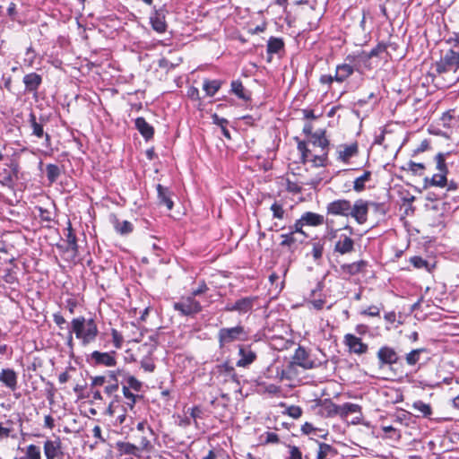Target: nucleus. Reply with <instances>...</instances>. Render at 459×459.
Segmentation results:
<instances>
[{
  "instance_id": "obj_18",
  "label": "nucleus",
  "mask_w": 459,
  "mask_h": 459,
  "mask_svg": "<svg viewBox=\"0 0 459 459\" xmlns=\"http://www.w3.org/2000/svg\"><path fill=\"white\" fill-rule=\"evenodd\" d=\"M0 382L12 391L17 389V374L13 369L4 368L0 372Z\"/></svg>"
},
{
  "instance_id": "obj_27",
  "label": "nucleus",
  "mask_w": 459,
  "mask_h": 459,
  "mask_svg": "<svg viewBox=\"0 0 459 459\" xmlns=\"http://www.w3.org/2000/svg\"><path fill=\"white\" fill-rule=\"evenodd\" d=\"M372 178V172L370 170H365L363 174L355 178L353 181V190L357 193H360L366 189V183L369 182Z\"/></svg>"
},
{
  "instance_id": "obj_34",
  "label": "nucleus",
  "mask_w": 459,
  "mask_h": 459,
  "mask_svg": "<svg viewBox=\"0 0 459 459\" xmlns=\"http://www.w3.org/2000/svg\"><path fill=\"white\" fill-rule=\"evenodd\" d=\"M284 48L283 40L280 38H270L267 43V52L269 54H277Z\"/></svg>"
},
{
  "instance_id": "obj_40",
  "label": "nucleus",
  "mask_w": 459,
  "mask_h": 459,
  "mask_svg": "<svg viewBox=\"0 0 459 459\" xmlns=\"http://www.w3.org/2000/svg\"><path fill=\"white\" fill-rule=\"evenodd\" d=\"M403 169L411 172L412 175H421L422 171L425 169V165L410 160L403 167Z\"/></svg>"
},
{
  "instance_id": "obj_35",
  "label": "nucleus",
  "mask_w": 459,
  "mask_h": 459,
  "mask_svg": "<svg viewBox=\"0 0 459 459\" xmlns=\"http://www.w3.org/2000/svg\"><path fill=\"white\" fill-rule=\"evenodd\" d=\"M231 91L241 100H247L250 98L249 94L246 92L242 82L238 80L231 82Z\"/></svg>"
},
{
  "instance_id": "obj_4",
  "label": "nucleus",
  "mask_w": 459,
  "mask_h": 459,
  "mask_svg": "<svg viewBox=\"0 0 459 459\" xmlns=\"http://www.w3.org/2000/svg\"><path fill=\"white\" fill-rule=\"evenodd\" d=\"M435 70L438 74L452 72L455 81H459V52L448 49L435 64Z\"/></svg>"
},
{
  "instance_id": "obj_46",
  "label": "nucleus",
  "mask_w": 459,
  "mask_h": 459,
  "mask_svg": "<svg viewBox=\"0 0 459 459\" xmlns=\"http://www.w3.org/2000/svg\"><path fill=\"white\" fill-rule=\"evenodd\" d=\"M126 385L129 386V390L133 389L135 392H140L143 387V383L139 381L134 376H127L126 378Z\"/></svg>"
},
{
  "instance_id": "obj_8",
  "label": "nucleus",
  "mask_w": 459,
  "mask_h": 459,
  "mask_svg": "<svg viewBox=\"0 0 459 459\" xmlns=\"http://www.w3.org/2000/svg\"><path fill=\"white\" fill-rule=\"evenodd\" d=\"M115 352H100L95 351L87 358V361L94 366L114 367L117 359L114 356Z\"/></svg>"
},
{
  "instance_id": "obj_6",
  "label": "nucleus",
  "mask_w": 459,
  "mask_h": 459,
  "mask_svg": "<svg viewBox=\"0 0 459 459\" xmlns=\"http://www.w3.org/2000/svg\"><path fill=\"white\" fill-rule=\"evenodd\" d=\"M257 300V297H244L236 300L234 303H228L224 310L227 312L236 311L240 315L247 314L253 310Z\"/></svg>"
},
{
  "instance_id": "obj_11",
  "label": "nucleus",
  "mask_w": 459,
  "mask_h": 459,
  "mask_svg": "<svg viewBox=\"0 0 459 459\" xmlns=\"http://www.w3.org/2000/svg\"><path fill=\"white\" fill-rule=\"evenodd\" d=\"M29 122L30 127L32 129V134L38 138H45L44 146L48 149L51 146V138L50 135L44 132V126L42 123H39L37 121L36 116L34 113L30 114Z\"/></svg>"
},
{
  "instance_id": "obj_47",
  "label": "nucleus",
  "mask_w": 459,
  "mask_h": 459,
  "mask_svg": "<svg viewBox=\"0 0 459 459\" xmlns=\"http://www.w3.org/2000/svg\"><path fill=\"white\" fill-rule=\"evenodd\" d=\"M328 151L324 152L321 155H315L311 160L315 167H325L327 165Z\"/></svg>"
},
{
  "instance_id": "obj_23",
  "label": "nucleus",
  "mask_w": 459,
  "mask_h": 459,
  "mask_svg": "<svg viewBox=\"0 0 459 459\" xmlns=\"http://www.w3.org/2000/svg\"><path fill=\"white\" fill-rule=\"evenodd\" d=\"M157 192L160 204L165 205L168 210H171L173 208L174 203L171 200L170 190L168 187L159 184L157 185Z\"/></svg>"
},
{
  "instance_id": "obj_43",
  "label": "nucleus",
  "mask_w": 459,
  "mask_h": 459,
  "mask_svg": "<svg viewBox=\"0 0 459 459\" xmlns=\"http://www.w3.org/2000/svg\"><path fill=\"white\" fill-rule=\"evenodd\" d=\"M26 459H41V451L36 445H29L26 448Z\"/></svg>"
},
{
  "instance_id": "obj_15",
  "label": "nucleus",
  "mask_w": 459,
  "mask_h": 459,
  "mask_svg": "<svg viewBox=\"0 0 459 459\" xmlns=\"http://www.w3.org/2000/svg\"><path fill=\"white\" fill-rule=\"evenodd\" d=\"M22 82L24 83L26 92L37 94L38 90L42 83V76L37 73H30L24 75Z\"/></svg>"
},
{
  "instance_id": "obj_52",
  "label": "nucleus",
  "mask_w": 459,
  "mask_h": 459,
  "mask_svg": "<svg viewBox=\"0 0 459 459\" xmlns=\"http://www.w3.org/2000/svg\"><path fill=\"white\" fill-rule=\"evenodd\" d=\"M141 368L146 372H153L155 364L152 358L145 357L141 360Z\"/></svg>"
},
{
  "instance_id": "obj_55",
  "label": "nucleus",
  "mask_w": 459,
  "mask_h": 459,
  "mask_svg": "<svg viewBox=\"0 0 459 459\" xmlns=\"http://www.w3.org/2000/svg\"><path fill=\"white\" fill-rule=\"evenodd\" d=\"M188 411H189L191 419L193 420L195 425L197 427V425H198L197 419L203 418V414H204L203 410L198 406H195V407L189 409Z\"/></svg>"
},
{
  "instance_id": "obj_26",
  "label": "nucleus",
  "mask_w": 459,
  "mask_h": 459,
  "mask_svg": "<svg viewBox=\"0 0 459 459\" xmlns=\"http://www.w3.org/2000/svg\"><path fill=\"white\" fill-rule=\"evenodd\" d=\"M353 67L350 64H342L337 65L334 79L336 82H342L353 74Z\"/></svg>"
},
{
  "instance_id": "obj_48",
  "label": "nucleus",
  "mask_w": 459,
  "mask_h": 459,
  "mask_svg": "<svg viewBox=\"0 0 459 459\" xmlns=\"http://www.w3.org/2000/svg\"><path fill=\"white\" fill-rule=\"evenodd\" d=\"M26 57L23 59V65L27 67H32L35 62L36 54L32 47H29L25 52Z\"/></svg>"
},
{
  "instance_id": "obj_13",
  "label": "nucleus",
  "mask_w": 459,
  "mask_h": 459,
  "mask_svg": "<svg viewBox=\"0 0 459 459\" xmlns=\"http://www.w3.org/2000/svg\"><path fill=\"white\" fill-rule=\"evenodd\" d=\"M293 360L295 364L305 369H311L318 366L317 363L308 358V353L301 346L296 349Z\"/></svg>"
},
{
  "instance_id": "obj_25",
  "label": "nucleus",
  "mask_w": 459,
  "mask_h": 459,
  "mask_svg": "<svg viewBox=\"0 0 459 459\" xmlns=\"http://www.w3.org/2000/svg\"><path fill=\"white\" fill-rule=\"evenodd\" d=\"M306 226H319L325 221L324 216L316 212H307L300 217Z\"/></svg>"
},
{
  "instance_id": "obj_19",
  "label": "nucleus",
  "mask_w": 459,
  "mask_h": 459,
  "mask_svg": "<svg viewBox=\"0 0 459 459\" xmlns=\"http://www.w3.org/2000/svg\"><path fill=\"white\" fill-rule=\"evenodd\" d=\"M334 407V414L339 415L342 418H346L349 414L357 413L361 411L359 404L345 403L342 405L332 404Z\"/></svg>"
},
{
  "instance_id": "obj_41",
  "label": "nucleus",
  "mask_w": 459,
  "mask_h": 459,
  "mask_svg": "<svg viewBox=\"0 0 459 459\" xmlns=\"http://www.w3.org/2000/svg\"><path fill=\"white\" fill-rule=\"evenodd\" d=\"M306 226L305 223L302 221V219H299L295 221V223L292 226H290V232H293V234L306 239L307 238V235L303 230V227Z\"/></svg>"
},
{
  "instance_id": "obj_44",
  "label": "nucleus",
  "mask_w": 459,
  "mask_h": 459,
  "mask_svg": "<svg viewBox=\"0 0 459 459\" xmlns=\"http://www.w3.org/2000/svg\"><path fill=\"white\" fill-rule=\"evenodd\" d=\"M446 184H447L446 174H444V173L438 172L437 174H434L430 180V185L435 186L444 187L446 186Z\"/></svg>"
},
{
  "instance_id": "obj_33",
  "label": "nucleus",
  "mask_w": 459,
  "mask_h": 459,
  "mask_svg": "<svg viewBox=\"0 0 459 459\" xmlns=\"http://www.w3.org/2000/svg\"><path fill=\"white\" fill-rule=\"evenodd\" d=\"M412 408L419 412L417 415L422 416L425 418L429 417L432 414L431 406L428 403H423L422 401H416L412 403Z\"/></svg>"
},
{
  "instance_id": "obj_22",
  "label": "nucleus",
  "mask_w": 459,
  "mask_h": 459,
  "mask_svg": "<svg viewBox=\"0 0 459 459\" xmlns=\"http://www.w3.org/2000/svg\"><path fill=\"white\" fill-rule=\"evenodd\" d=\"M367 265V262L360 260L351 264H344L341 265L342 273L349 276L356 275L362 272Z\"/></svg>"
},
{
  "instance_id": "obj_9",
  "label": "nucleus",
  "mask_w": 459,
  "mask_h": 459,
  "mask_svg": "<svg viewBox=\"0 0 459 459\" xmlns=\"http://www.w3.org/2000/svg\"><path fill=\"white\" fill-rule=\"evenodd\" d=\"M43 449L46 459H59L64 455L62 443L59 437H56L53 440H46Z\"/></svg>"
},
{
  "instance_id": "obj_38",
  "label": "nucleus",
  "mask_w": 459,
  "mask_h": 459,
  "mask_svg": "<svg viewBox=\"0 0 459 459\" xmlns=\"http://www.w3.org/2000/svg\"><path fill=\"white\" fill-rule=\"evenodd\" d=\"M46 172L48 180L52 184L56 181L60 176V169L56 164H48L46 166Z\"/></svg>"
},
{
  "instance_id": "obj_49",
  "label": "nucleus",
  "mask_w": 459,
  "mask_h": 459,
  "mask_svg": "<svg viewBox=\"0 0 459 459\" xmlns=\"http://www.w3.org/2000/svg\"><path fill=\"white\" fill-rule=\"evenodd\" d=\"M0 183L5 186H11L13 183L12 173L5 169L0 172Z\"/></svg>"
},
{
  "instance_id": "obj_29",
  "label": "nucleus",
  "mask_w": 459,
  "mask_h": 459,
  "mask_svg": "<svg viewBox=\"0 0 459 459\" xmlns=\"http://www.w3.org/2000/svg\"><path fill=\"white\" fill-rule=\"evenodd\" d=\"M123 394L125 398L127 400L126 402V407L124 411H126L127 409L130 411H133L134 408V405L138 399L142 398L141 395L134 394L129 390V386L123 385L122 387Z\"/></svg>"
},
{
  "instance_id": "obj_45",
  "label": "nucleus",
  "mask_w": 459,
  "mask_h": 459,
  "mask_svg": "<svg viewBox=\"0 0 459 459\" xmlns=\"http://www.w3.org/2000/svg\"><path fill=\"white\" fill-rule=\"evenodd\" d=\"M35 209L39 212V218L42 222L49 224L53 221L52 212L49 210L41 206H37ZM47 226L48 227V225Z\"/></svg>"
},
{
  "instance_id": "obj_59",
  "label": "nucleus",
  "mask_w": 459,
  "mask_h": 459,
  "mask_svg": "<svg viewBox=\"0 0 459 459\" xmlns=\"http://www.w3.org/2000/svg\"><path fill=\"white\" fill-rule=\"evenodd\" d=\"M139 449L143 451H150L152 448V445L145 434L140 437Z\"/></svg>"
},
{
  "instance_id": "obj_28",
  "label": "nucleus",
  "mask_w": 459,
  "mask_h": 459,
  "mask_svg": "<svg viewBox=\"0 0 459 459\" xmlns=\"http://www.w3.org/2000/svg\"><path fill=\"white\" fill-rule=\"evenodd\" d=\"M311 142L314 145L318 146L323 152L328 151L329 141L325 137V131H317L312 134Z\"/></svg>"
},
{
  "instance_id": "obj_32",
  "label": "nucleus",
  "mask_w": 459,
  "mask_h": 459,
  "mask_svg": "<svg viewBox=\"0 0 459 459\" xmlns=\"http://www.w3.org/2000/svg\"><path fill=\"white\" fill-rule=\"evenodd\" d=\"M66 231L67 233L65 234V240L68 244V248L76 253L78 251L77 238L74 233L70 221L67 223Z\"/></svg>"
},
{
  "instance_id": "obj_56",
  "label": "nucleus",
  "mask_w": 459,
  "mask_h": 459,
  "mask_svg": "<svg viewBox=\"0 0 459 459\" xmlns=\"http://www.w3.org/2000/svg\"><path fill=\"white\" fill-rule=\"evenodd\" d=\"M111 336L114 346L117 349H120L123 344V336L122 334L116 329H111Z\"/></svg>"
},
{
  "instance_id": "obj_7",
  "label": "nucleus",
  "mask_w": 459,
  "mask_h": 459,
  "mask_svg": "<svg viewBox=\"0 0 459 459\" xmlns=\"http://www.w3.org/2000/svg\"><path fill=\"white\" fill-rule=\"evenodd\" d=\"M343 343L349 352L362 355L368 352V346L362 340L352 333H346L343 337Z\"/></svg>"
},
{
  "instance_id": "obj_51",
  "label": "nucleus",
  "mask_w": 459,
  "mask_h": 459,
  "mask_svg": "<svg viewBox=\"0 0 459 459\" xmlns=\"http://www.w3.org/2000/svg\"><path fill=\"white\" fill-rule=\"evenodd\" d=\"M410 262L415 268H426L428 271H429L428 261H426L420 256H412L411 257Z\"/></svg>"
},
{
  "instance_id": "obj_1",
  "label": "nucleus",
  "mask_w": 459,
  "mask_h": 459,
  "mask_svg": "<svg viewBox=\"0 0 459 459\" xmlns=\"http://www.w3.org/2000/svg\"><path fill=\"white\" fill-rule=\"evenodd\" d=\"M379 204L364 199H357L353 204L347 199H337L327 204L328 214L334 216L351 217L355 221L362 225L368 221L369 207L377 208Z\"/></svg>"
},
{
  "instance_id": "obj_5",
  "label": "nucleus",
  "mask_w": 459,
  "mask_h": 459,
  "mask_svg": "<svg viewBox=\"0 0 459 459\" xmlns=\"http://www.w3.org/2000/svg\"><path fill=\"white\" fill-rule=\"evenodd\" d=\"M173 308L182 316H194L202 311L203 307L193 294L183 296L177 302H174Z\"/></svg>"
},
{
  "instance_id": "obj_63",
  "label": "nucleus",
  "mask_w": 459,
  "mask_h": 459,
  "mask_svg": "<svg viewBox=\"0 0 459 459\" xmlns=\"http://www.w3.org/2000/svg\"><path fill=\"white\" fill-rule=\"evenodd\" d=\"M288 459H303L302 454L298 446H290V457Z\"/></svg>"
},
{
  "instance_id": "obj_20",
  "label": "nucleus",
  "mask_w": 459,
  "mask_h": 459,
  "mask_svg": "<svg viewBox=\"0 0 459 459\" xmlns=\"http://www.w3.org/2000/svg\"><path fill=\"white\" fill-rule=\"evenodd\" d=\"M354 250V241L346 235H341L335 243L334 251L341 255L351 253Z\"/></svg>"
},
{
  "instance_id": "obj_14",
  "label": "nucleus",
  "mask_w": 459,
  "mask_h": 459,
  "mask_svg": "<svg viewBox=\"0 0 459 459\" xmlns=\"http://www.w3.org/2000/svg\"><path fill=\"white\" fill-rule=\"evenodd\" d=\"M358 152L359 145L356 142L351 144H342L337 152V159L344 163H348L352 157L358 155Z\"/></svg>"
},
{
  "instance_id": "obj_53",
  "label": "nucleus",
  "mask_w": 459,
  "mask_h": 459,
  "mask_svg": "<svg viewBox=\"0 0 459 459\" xmlns=\"http://www.w3.org/2000/svg\"><path fill=\"white\" fill-rule=\"evenodd\" d=\"M285 413L293 419H299L302 415V409L299 406L291 405L286 409Z\"/></svg>"
},
{
  "instance_id": "obj_30",
  "label": "nucleus",
  "mask_w": 459,
  "mask_h": 459,
  "mask_svg": "<svg viewBox=\"0 0 459 459\" xmlns=\"http://www.w3.org/2000/svg\"><path fill=\"white\" fill-rule=\"evenodd\" d=\"M336 454L337 451L332 446L325 443H320L316 459H328V457L335 456Z\"/></svg>"
},
{
  "instance_id": "obj_42",
  "label": "nucleus",
  "mask_w": 459,
  "mask_h": 459,
  "mask_svg": "<svg viewBox=\"0 0 459 459\" xmlns=\"http://www.w3.org/2000/svg\"><path fill=\"white\" fill-rule=\"evenodd\" d=\"M446 155L447 154H445L443 152H438L435 157V160L437 163L436 168L439 173L447 174V172H448L446 163Z\"/></svg>"
},
{
  "instance_id": "obj_62",
  "label": "nucleus",
  "mask_w": 459,
  "mask_h": 459,
  "mask_svg": "<svg viewBox=\"0 0 459 459\" xmlns=\"http://www.w3.org/2000/svg\"><path fill=\"white\" fill-rule=\"evenodd\" d=\"M207 290H208V287H207L205 281H202L199 282L198 287L192 290L191 294H193L195 297H196V296L205 293Z\"/></svg>"
},
{
  "instance_id": "obj_37",
  "label": "nucleus",
  "mask_w": 459,
  "mask_h": 459,
  "mask_svg": "<svg viewBox=\"0 0 459 459\" xmlns=\"http://www.w3.org/2000/svg\"><path fill=\"white\" fill-rule=\"evenodd\" d=\"M212 121H213V124H215L221 127V133L226 138H228V139L231 138L230 133L227 128V125L229 122L226 118L221 117L217 114H214L212 116Z\"/></svg>"
},
{
  "instance_id": "obj_54",
  "label": "nucleus",
  "mask_w": 459,
  "mask_h": 459,
  "mask_svg": "<svg viewBox=\"0 0 459 459\" xmlns=\"http://www.w3.org/2000/svg\"><path fill=\"white\" fill-rule=\"evenodd\" d=\"M387 45L385 43H378L374 48L368 54V58L379 56L381 53L386 51Z\"/></svg>"
},
{
  "instance_id": "obj_36",
  "label": "nucleus",
  "mask_w": 459,
  "mask_h": 459,
  "mask_svg": "<svg viewBox=\"0 0 459 459\" xmlns=\"http://www.w3.org/2000/svg\"><path fill=\"white\" fill-rule=\"evenodd\" d=\"M426 351L427 350L424 348L412 350L406 354V363L410 366L416 365L420 361V354Z\"/></svg>"
},
{
  "instance_id": "obj_31",
  "label": "nucleus",
  "mask_w": 459,
  "mask_h": 459,
  "mask_svg": "<svg viewBox=\"0 0 459 459\" xmlns=\"http://www.w3.org/2000/svg\"><path fill=\"white\" fill-rule=\"evenodd\" d=\"M221 82L218 80H205L203 84V89L207 96L212 97L220 90Z\"/></svg>"
},
{
  "instance_id": "obj_57",
  "label": "nucleus",
  "mask_w": 459,
  "mask_h": 459,
  "mask_svg": "<svg viewBox=\"0 0 459 459\" xmlns=\"http://www.w3.org/2000/svg\"><path fill=\"white\" fill-rule=\"evenodd\" d=\"M297 148H298L299 152L301 154V160H302V162L305 163L306 160H307V156H308V154L310 152V151L307 147L306 142L299 141Z\"/></svg>"
},
{
  "instance_id": "obj_12",
  "label": "nucleus",
  "mask_w": 459,
  "mask_h": 459,
  "mask_svg": "<svg viewBox=\"0 0 459 459\" xmlns=\"http://www.w3.org/2000/svg\"><path fill=\"white\" fill-rule=\"evenodd\" d=\"M166 13L167 11L163 8L159 10L155 9L150 16L152 28L158 33H163L167 30Z\"/></svg>"
},
{
  "instance_id": "obj_58",
  "label": "nucleus",
  "mask_w": 459,
  "mask_h": 459,
  "mask_svg": "<svg viewBox=\"0 0 459 459\" xmlns=\"http://www.w3.org/2000/svg\"><path fill=\"white\" fill-rule=\"evenodd\" d=\"M323 250H324V247L320 242L313 243L311 254L315 260H318L322 257Z\"/></svg>"
},
{
  "instance_id": "obj_3",
  "label": "nucleus",
  "mask_w": 459,
  "mask_h": 459,
  "mask_svg": "<svg viewBox=\"0 0 459 459\" xmlns=\"http://www.w3.org/2000/svg\"><path fill=\"white\" fill-rule=\"evenodd\" d=\"M248 339V333L241 325L232 327H222L218 331L217 340L220 349H224L235 342H245Z\"/></svg>"
},
{
  "instance_id": "obj_10",
  "label": "nucleus",
  "mask_w": 459,
  "mask_h": 459,
  "mask_svg": "<svg viewBox=\"0 0 459 459\" xmlns=\"http://www.w3.org/2000/svg\"><path fill=\"white\" fill-rule=\"evenodd\" d=\"M377 357L381 367L396 364L399 360V356L395 350L387 345L379 348Z\"/></svg>"
},
{
  "instance_id": "obj_50",
  "label": "nucleus",
  "mask_w": 459,
  "mask_h": 459,
  "mask_svg": "<svg viewBox=\"0 0 459 459\" xmlns=\"http://www.w3.org/2000/svg\"><path fill=\"white\" fill-rule=\"evenodd\" d=\"M121 451L126 455H137L140 450L138 446L131 443H122L120 445Z\"/></svg>"
},
{
  "instance_id": "obj_61",
  "label": "nucleus",
  "mask_w": 459,
  "mask_h": 459,
  "mask_svg": "<svg viewBox=\"0 0 459 459\" xmlns=\"http://www.w3.org/2000/svg\"><path fill=\"white\" fill-rule=\"evenodd\" d=\"M181 60H182L181 58H178L176 63H172L166 58H162L160 60V66L161 68L171 69V68H174L175 66L178 65V64L181 62Z\"/></svg>"
},
{
  "instance_id": "obj_24",
  "label": "nucleus",
  "mask_w": 459,
  "mask_h": 459,
  "mask_svg": "<svg viewBox=\"0 0 459 459\" xmlns=\"http://www.w3.org/2000/svg\"><path fill=\"white\" fill-rule=\"evenodd\" d=\"M281 238H282L280 246L282 247H288L290 250H292L296 247L297 243L304 242V238L293 234V232H288L285 234H281Z\"/></svg>"
},
{
  "instance_id": "obj_21",
  "label": "nucleus",
  "mask_w": 459,
  "mask_h": 459,
  "mask_svg": "<svg viewBox=\"0 0 459 459\" xmlns=\"http://www.w3.org/2000/svg\"><path fill=\"white\" fill-rule=\"evenodd\" d=\"M134 125L145 140H149L153 137L154 129L143 117H137L134 121Z\"/></svg>"
},
{
  "instance_id": "obj_39",
  "label": "nucleus",
  "mask_w": 459,
  "mask_h": 459,
  "mask_svg": "<svg viewBox=\"0 0 459 459\" xmlns=\"http://www.w3.org/2000/svg\"><path fill=\"white\" fill-rule=\"evenodd\" d=\"M270 210L273 212V219L283 220L286 217V211L283 208V204L278 201H275Z\"/></svg>"
},
{
  "instance_id": "obj_16",
  "label": "nucleus",
  "mask_w": 459,
  "mask_h": 459,
  "mask_svg": "<svg viewBox=\"0 0 459 459\" xmlns=\"http://www.w3.org/2000/svg\"><path fill=\"white\" fill-rule=\"evenodd\" d=\"M240 359L237 361V366L246 368L256 359V353L251 350L250 346L240 345L238 348Z\"/></svg>"
},
{
  "instance_id": "obj_17",
  "label": "nucleus",
  "mask_w": 459,
  "mask_h": 459,
  "mask_svg": "<svg viewBox=\"0 0 459 459\" xmlns=\"http://www.w3.org/2000/svg\"><path fill=\"white\" fill-rule=\"evenodd\" d=\"M109 221L115 230L120 235H128L134 230V225L128 221H120L116 214H111Z\"/></svg>"
},
{
  "instance_id": "obj_2",
  "label": "nucleus",
  "mask_w": 459,
  "mask_h": 459,
  "mask_svg": "<svg viewBox=\"0 0 459 459\" xmlns=\"http://www.w3.org/2000/svg\"><path fill=\"white\" fill-rule=\"evenodd\" d=\"M70 328L83 347L94 342L99 334L98 325L91 317L86 318L82 316L74 317L70 323Z\"/></svg>"
},
{
  "instance_id": "obj_60",
  "label": "nucleus",
  "mask_w": 459,
  "mask_h": 459,
  "mask_svg": "<svg viewBox=\"0 0 459 459\" xmlns=\"http://www.w3.org/2000/svg\"><path fill=\"white\" fill-rule=\"evenodd\" d=\"M361 315L368 316H380V308L377 306H369L368 308L362 310L360 312Z\"/></svg>"
},
{
  "instance_id": "obj_64",
  "label": "nucleus",
  "mask_w": 459,
  "mask_h": 459,
  "mask_svg": "<svg viewBox=\"0 0 459 459\" xmlns=\"http://www.w3.org/2000/svg\"><path fill=\"white\" fill-rule=\"evenodd\" d=\"M265 443L266 444H277L279 443V436L274 432H266L265 433Z\"/></svg>"
}]
</instances>
